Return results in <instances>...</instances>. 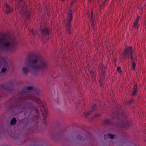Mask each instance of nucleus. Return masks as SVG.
<instances>
[{"mask_svg": "<svg viewBox=\"0 0 146 146\" xmlns=\"http://www.w3.org/2000/svg\"><path fill=\"white\" fill-rule=\"evenodd\" d=\"M6 70H7L6 68H3L1 70V73L4 72Z\"/></svg>", "mask_w": 146, "mask_h": 146, "instance_id": "nucleus-15", "label": "nucleus"}, {"mask_svg": "<svg viewBox=\"0 0 146 146\" xmlns=\"http://www.w3.org/2000/svg\"><path fill=\"white\" fill-rule=\"evenodd\" d=\"M37 61V60H34L29 65L31 70L32 71L37 72L40 69L45 68L47 66V64L44 62L38 65Z\"/></svg>", "mask_w": 146, "mask_h": 146, "instance_id": "nucleus-2", "label": "nucleus"}, {"mask_svg": "<svg viewBox=\"0 0 146 146\" xmlns=\"http://www.w3.org/2000/svg\"><path fill=\"white\" fill-rule=\"evenodd\" d=\"M22 0H19L20 2H21Z\"/></svg>", "mask_w": 146, "mask_h": 146, "instance_id": "nucleus-24", "label": "nucleus"}, {"mask_svg": "<svg viewBox=\"0 0 146 146\" xmlns=\"http://www.w3.org/2000/svg\"><path fill=\"white\" fill-rule=\"evenodd\" d=\"M91 23L92 24V25L94 28V23H93V19H92L91 20Z\"/></svg>", "mask_w": 146, "mask_h": 146, "instance_id": "nucleus-17", "label": "nucleus"}, {"mask_svg": "<svg viewBox=\"0 0 146 146\" xmlns=\"http://www.w3.org/2000/svg\"><path fill=\"white\" fill-rule=\"evenodd\" d=\"M137 90H133L132 93L133 95H135L137 93Z\"/></svg>", "mask_w": 146, "mask_h": 146, "instance_id": "nucleus-12", "label": "nucleus"}, {"mask_svg": "<svg viewBox=\"0 0 146 146\" xmlns=\"http://www.w3.org/2000/svg\"><path fill=\"white\" fill-rule=\"evenodd\" d=\"M76 1V0H71V6L73 5Z\"/></svg>", "mask_w": 146, "mask_h": 146, "instance_id": "nucleus-16", "label": "nucleus"}, {"mask_svg": "<svg viewBox=\"0 0 146 146\" xmlns=\"http://www.w3.org/2000/svg\"><path fill=\"white\" fill-rule=\"evenodd\" d=\"M133 50V48L132 47H130L129 48L126 49L124 51L123 53V58H124L126 59L129 57V55H130L131 59L132 60V66L131 69L133 70L135 69L136 63L135 62L137 61V59L135 58H133L132 56V52Z\"/></svg>", "mask_w": 146, "mask_h": 146, "instance_id": "nucleus-1", "label": "nucleus"}, {"mask_svg": "<svg viewBox=\"0 0 146 146\" xmlns=\"http://www.w3.org/2000/svg\"><path fill=\"white\" fill-rule=\"evenodd\" d=\"M32 34H34V33H33V30H32Z\"/></svg>", "mask_w": 146, "mask_h": 146, "instance_id": "nucleus-23", "label": "nucleus"}, {"mask_svg": "<svg viewBox=\"0 0 146 146\" xmlns=\"http://www.w3.org/2000/svg\"><path fill=\"white\" fill-rule=\"evenodd\" d=\"M48 30L47 29H46L43 30L42 31V33L43 34H46L48 33Z\"/></svg>", "mask_w": 146, "mask_h": 146, "instance_id": "nucleus-10", "label": "nucleus"}, {"mask_svg": "<svg viewBox=\"0 0 146 146\" xmlns=\"http://www.w3.org/2000/svg\"><path fill=\"white\" fill-rule=\"evenodd\" d=\"M35 101H36L38 103H39V102H40V101L38 100H35Z\"/></svg>", "mask_w": 146, "mask_h": 146, "instance_id": "nucleus-21", "label": "nucleus"}, {"mask_svg": "<svg viewBox=\"0 0 146 146\" xmlns=\"http://www.w3.org/2000/svg\"><path fill=\"white\" fill-rule=\"evenodd\" d=\"M108 136L110 137V138L111 139H113L114 138L113 135L111 134H108Z\"/></svg>", "mask_w": 146, "mask_h": 146, "instance_id": "nucleus-13", "label": "nucleus"}, {"mask_svg": "<svg viewBox=\"0 0 146 146\" xmlns=\"http://www.w3.org/2000/svg\"><path fill=\"white\" fill-rule=\"evenodd\" d=\"M117 71L121 73V68L119 67H118L117 68Z\"/></svg>", "mask_w": 146, "mask_h": 146, "instance_id": "nucleus-14", "label": "nucleus"}, {"mask_svg": "<svg viewBox=\"0 0 146 146\" xmlns=\"http://www.w3.org/2000/svg\"><path fill=\"white\" fill-rule=\"evenodd\" d=\"M140 18V17H139V16L138 17L137 20H136L135 21L134 23V24L133 25V27H137V26H138L137 22H138V21L139 20Z\"/></svg>", "mask_w": 146, "mask_h": 146, "instance_id": "nucleus-7", "label": "nucleus"}, {"mask_svg": "<svg viewBox=\"0 0 146 146\" xmlns=\"http://www.w3.org/2000/svg\"><path fill=\"white\" fill-rule=\"evenodd\" d=\"M29 70V68L27 67H24L23 68V71L25 74L27 73Z\"/></svg>", "mask_w": 146, "mask_h": 146, "instance_id": "nucleus-9", "label": "nucleus"}, {"mask_svg": "<svg viewBox=\"0 0 146 146\" xmlns=\"http://www.w3.org/2000/svg\"><path fill=\"white\" fill-rule=\"evenodd\" d=\"M72 18V13L71 11V9H70V11L68 12L67 15L66 17V22L68 23L71 21Z\"/></svg>", "mask_w": 146, "mask_h": 146, "instance_id": "nucleus-4", "label": "nucleus"}, {"mask_svg": "<svg viewBox=\"0 0 146 146\" xmlns=\"http://www.w3.org/2000/svg\"><path fill=\"white\" fill-rule=\"evenodd\" d=\"M137 86L136 85V84L134 85V86L133 90H137Z\"/></svg>", "mask_w": 146, "mask_h": 146, "instance_id": "nucleus-18", "label": "nucleus"}, {"mask_svg": "<svg viewBox=\"0 0 146 146\" xmlns=\"http://www.w3.org/2000/svg\"><path fill=\"white\" fill-rule=\"evenodd\" d=\"M96 108V105L94 104L93 106L92 109L93 110H95Z\"/></svg>", "mask_w": 146, "mask_h": 146, "instance_id": "nucleus-19", "label": "nucleus"}, {"mask_svg": "<svg viewBox=\"0 0 146 146\" xmlns=\"http://www.w3.org/2000/svg\"><path fill=\"white\" fill-rule=\"evenodd\" d=\"M5 7L6 8V13H10L12 12L13 10V8L10 7L7 4H6Z\"/></svg>", "mask_w": 146, "mask_h": 146, "instance_id": "nucleus-6", "label": "nucleus"}, {"mask_svg": "<svg viewBox=\"0 0 146 146\" xmlns=\"http://www.w3.org/2000/svg\"><path fill=\"white\" fill-rule=\"evenodd\" d=\"M44 107L41 108V112L43 115L44 117H46L47 115L48 110L46 107L44 105Z\"/></svg>", "mask_w": 146, "mask_h": 146, "instance_id": "nucleus-5", "label": "nucleus"}, {"mask_svg": "<svg viewBox=\"0 0 146 146\" xmlns=\"http://www.w3.org/2000/svg\"><path fill=\"white\" fill-rule=\"evenodd\" d=\"M35 88L32 87H28L27 88V91H28L29 90H34Z\"/></svg>", "mask_w": 146, "mask_h": 146, "instance_id": "nucleus-11", "label": "nucleus"}, {"mask_svg": "<svg viewBox=\"0 0 146 146\" xmlns=\"http://www.w3.org/2000/svg\"><path fill=\"white\" fill-rule=\"evenodd\" d=\"M63 1H64L65 0H62Z\"/></svg>", "mask_w": 146, "mask_h": 146, "instance_id": "nucleus-25", "label": "nucleus"}, {"mask_svg": "<svg viewBox=\"0 0 146 146\" xmlns=\"http://www.w3.org/2000/svg\"><path fill=\"white\" fill-rule=\"evenodd\" d=\"M67 27H68H68H69V24H68V25H67Z\"/></svg>", "mask_w": 146, "mask_h": 146, "instance_id": "nucleus-22", "label": "nucleus"}, {"mask_svg": "<svg viewBox=\"0 0 146 146\" xmlns=\"http://www.w3.org/2000/svg\"><path fill=\"white\" fill-rule=\"evenodd\" d=\"M12 44L7 39H0V48L7 50L11 49L12 47Z\"/></svg>", "mask_w": 146, "mask_h": 146, "instance_id": "nucleus-3", "label": "nucleus"}, {"mask_svg": "<svg viewBox=\"0 0 146 146\" xmlns=\"http://www.w3.org/2000/svg\"><path fill=\"white\" fill-rule=\"evenodd\" d=\"M16 123V120L15 118H13L10 122L11 125H13Z\"/></svg>", "mask_w": 146, "mask_h": 146, "instance_id": "nucleus-8", "label": "nucleus"}, {"mask_svg": "<svg viewBox=\"0 0 146 146\" xmlns=\"http://www.w3.org/2000/svg\"><path fill=\"white\" fill-rule=\"evenodd\" d=\"M138 8L139 9V11L141 10V7L140 6L138 7Z\"/></svg>", "mask_w": 146, "mask_h": 146, "instance_id": "nucleus-20", "label": "nucleus"}]
</instances>
